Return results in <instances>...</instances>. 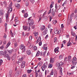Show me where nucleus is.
<instances>
[{
  "mask_svg": "<svg viewBox=\"0 0 77 77\" xmlns=\"http://www.w3.org/2000/svg\"><path fill=\"white\" fill-rule=\"evenodd\" d=\"M11 52H16V51L17 50H16L15 49H13L11 50Z\"/></svg>",
  "mask_w": 77,
  "mask_h": 77,
  "instance_id": "e433bc0d",
  "label": "nucleus"
},
{
  "mask_svg": "<svg viewBox=\"0 0 77 77\" xmlns=\"http://www.w3.org/2000/svg\"><path fill=\"white\" fill-rule=\"evenodd\" d=\"M59 48L58 47H57V48H55L54 50V52H55V53H56L57 51L59 50Z\"/></svg>",
  "mask_w": 77,
  "mask_h": 77,
  "instance_id": "b1692460",
  "label": "nucleus"
},
{
  "mask_svg": "<svg viewBox=\"0 0 77 77\" xmlns=\"http://www.w3.org/2000/svg\"><path fill=\"white\" fill-rule=\"evenodd\" d=\"M26 46H24V45H21L20 46V48L21 50H23L24 48V50H25V47Z\"/></svg>",
  "mask_w": 77,
  "mask_h": 77,
  "instance_id": "9b49d317",
  "label": "nucleus"
},
{
  "mask_svg": "<svg viewBox=\"0 0 77 77\" xmlns=\"http://www.w3.org/2000/svg\"><path fill=\"white\" fill-rule=\"evenodd\" d=\"M51 27V25H50V24H49L48 25V28H50V27Z\"/></svg>",
  "mask_w": 77,
  "mask_h": 77,
  "instance_id": "052dcab7",
  "label": "nucleus"
},
{
  "mask_svg": "<svg viewBox=\"0 0 77 77\" xmlns=\"http://www.w3.org/2000/svg\"><path fill=\"white\" fill-rule=\"evenodd\" d=\"M38 40L39 41H40L41 40V37L39 36L38 37Z\"/></svg>",
  "mask_w": 77,
  "mask_h": 77,
  "instance_id": "6e6d98bb",
  "label": "nucleus"
},
{
  "mask_svg": "<svg viewBox=\"0 0 77 77\" xmlns=\"http://www.w3.org/2000/svg\"><path fill=\"white\" fill-rule=\"evenodd\" d=\"M39 46H41L42 45V42H40L38 43Z\"/></svg>",
  "mask_w": 77,
  "mask_h": 77,
  "instance_id": "5fc2aeb1",
  "label": "nucleus"
},
{
  "mask_svg": "<svg viewBox=\"0 0 77 77\" xmlns=\"http://www.w3.org/2000/svg\"><path fill=\"white\" fill-rule=\"evenodd\" d=\"M23 57H22L21 58H19L18 60V63H21L22 61L23 60Z\"/></svg>",
  "mask_w": 77,
  "mask_h": 77,
  "instance_id": "a211bd4d",
  "label": "nucleus"
},
{
  "mask_svg": "<svg viewBox=\"0 0 77 77\" xmlns=\"http://www.w3.org/2000/svg\"><path fill=\"white\" fill-rule=\"evenodd\" d=\"M15 6H16V7H17V8L18 9H19V8H20V5L19 4H15Z\"/></svg>",
  "mask_w": 77,
  "mask_h": 77,
  "instance_id": "f3484780",
  "label": "nucleus"
},
{
  "mask_svg": "<svg viewBox=\"0 0 77 77\" xmlns=\"http://www.w3.org/2000/svg\"><path fill=\"white\" fill-rule=\"evenodd\" d=\"M33 77V74H30L29 77Z\"/></svg>",
  "mask_w": 77,
  "mask_h": 77,
  "instance_id": "69168bd1",
  "label": "nucleus"
},
{
  "mask_svg": "<svg viewBox=\"0 0 77 77\" xmlns=\"http://www.w3.org/2000/svg\"><path fill=\"white\" fill-rule=\"evenodd\" d=\"M71 56H69L68 57V60L69 61H71Z\"/></svg>",
  "mask_w": 77,
  "mask_h": 77,
  "instance_id": "c85d7f7f",
  "label": "nucleus"
},
{
  "mask_svg": "<svg viewBox=\"0 0 77 77\" xmlns=\"http://www.w3.org/2000/svg\"><path fill=\"white\" fill-rule=\"evenodd\" d=\"M54 73L53 70H52L50 74V75H53Z\"/></svg>",
  "mask_w": 77,
  "mask_h": 77,
  "instance_id": "c03bdc74",
  "label": "nucleus"
},
{
  "mask_svg": "<svg viewBox=\"0 0 77 77\" xmlns=\"http://www.w3.org/2000/svg\"><path fill=\"white\" fill-rule=\"evenodd\" d=\"M8 9H9L8 11H7V14H6V15H9V14L11 12V11H12V6H11V5L10 4L9 5Z\"/></svg>",
  "mask_w": 77,
  "mask_h": 77,
  "instance_id": "7ed1b4c3",
  "label": "nucleus"
},
{
  "mask_svg": "<svg viewBox=\"0 0 77 77\" xmlns=\"http://www.w3.org/2000/svg\"><path fill=\"white\" fill-rule=\"evenodd\" d=\"M26 5L27 6L29 5V2H28V1H27L26 2Z\"/></svg>",
  "mask_w": 77,
  "mask_h": 77,
  "instance_id": "4d7b16f0",
  "label": "nucleus"
},
{
  "mask_svg": "<svg viewBox=\"0 0 77 77\" xmlns=\"http://www.w3.org/2000/svg\"><path fill=\"white\" fill-rule=\"evenodd\" d=\"M23 30H26L27 29V26H23Z\"/></svg>",
  "mask_w": 77,
  "mask_h": 77,
  "instance_id": "393cba45",
  "label": "nucleus"
},
{
  "mask_svg": "<svg viewBox=\"0 0 77 77\" xmlns=\"http://www.w3.org/2000/svg\"><path fill=\"white\" fill-rule=\"evenodd\" d=\"M15 21L16 22V24L17 25H19V24H20V21L18 20H15Z\"/></svg>",
  "mask_w": 77,
  "mask_h": 77,
  "instance_id": "412c9836",
  "label": "nucleus"
},
{
  "mask_svg": "<svg viewBox=\"0 0 77 77\" xmlns=\"http://www.w3.org/2000/svg\"><path fill=\"white\" fill-rule=\"evenodd\" d=\"M8 25V23H5V30H6L7 29V26Z\"/></svg>",
  "mask_w": 77,
  "mask_h": 77,
  "instance_id": "4c0bfd02",
  "label": "nucleus"
},
{
  "mask_svg": "<svg viewBox=\"0 0 77 77\" xmlns=\"http://www.w3.org/2000/svg\"><path fill=\"white\" fill-rule=\"evenodd\" d=\"M3 55L4 56V57L7 58L8 60H11V57L6 54V52H3Z\"/></svg>",
  "mask_w": 77,
  "mask_h": 77,
  "instance_id": "f257e3e1",
  "label": "nucleus"
},
{
  "mask_svg": "<svg viewBox=\"0 0 77 77\" xmlns=\"http://www.w3.org/2000/svg\"><path fill=\"white\" fill-rule=\"evenodd\" d=\"M71 33V35H72L73 36H74V37L75 36V32H74V31H72Z\"/></svg>",
  "mask_w": 77,
  "mask_h": 77,
  "instance_id": "5701e85b",
  "label": "nucleus"
},
{
  "mask_svg": "<svg viewBox=\"0 0 77 77\" xmlns=\"http://www.w3.org/2000/svg\"><path fill=\"white\" fill-rule=\"evenodd\" d=\"M72 63H73V65H76V62H74V61H72Z\"/></svg>",
  "mask_w": 77,
  "mask_h": 77,
  "instance_id": "49530a36",
  "label": "nucleus"
},
{
  "mask_svg": "<svg viewBox=\"0 0 77 77\" xmlns=\"http://www.w3.org/2000/svg\"><path fill=\"white\" fill-rule=\"evenodd\" d=\"M52 66H53L52 64H49L48 68H52Z\"/></svg>",
  "mask_w": 77,
  "mask_h": 77,
  "instance_id": "bb28decb",
  "label": "nucleus"
},
{
  "mask_svg": "<svg viewBox=\"0 0 77 77\" xmlns=\"http://www.w3.org/2000/svg\"><path fill=\"white\" fill-rule=\"evenodd\" d=\"M64 60L65 61H68V62L69 61V60H68V58H65V59H64Z\"/></svg>",
  "mask_w": 77,
  "mask_h": 77,
  "instance_id": "de8ad7c7",
  "label": "nucleus"
},
{
  "mask_svg": "<svg viewBox=\"0 0 77 77\" xmlns=\"http://www.w3.org/2000/svg\"><path fill=\"white\" fill-rule=\"evenodd\" d=\"M74 17V13H72L70 16V19L71 20L70 22L71 23V20L72 19V17Z\"/></svg>",
  "mask_w": 77,
  "mask_h": 77,
  "instance_id": "6ab92c4d",
  "label": "nucleus"
},
{
  "mask_svg": "<svg viewBox=\"0 0 77 77\" xmlns=\"http://www.w3.org/2000/svg\"><path fill=\"white\" fill-rule=\"evenodd\" d=\"M53 10H54V8H53L52 9V11L51 13L52 17H54V16H55V12L53 11Z\"/></svg>",
  "mask_w": 77,
  "mask_h": 77,
  "instance_id": "4468645a",
  "label": "nucleus"
},
{
  "mask_svg": "<svg viewBox=\"0 0 77 77\" xmlns=\"http://www.w3.org/2000/svg\"><path fill=\"white\" fill-rule=\"evenodd\" d=\"M59 59L60 60H61L63 59V57H62V55H60L59 57Z\"/></svg>",
  "mask_w": 77,
  "mask_h": 77,
  "instance_id": "c9c22d12",
  "label": "nucleus"
},
{
  "mask_svg": "<svg viewBox=\"0 0 77 77\" xmlns=\"http://www.w3.org/2000/svg\"><path fill=\"white\" fill-rule=\"evenodd\" d=\"M57 23V20H55V21H53V24H56V23Z\"/></svg>",
  "mask_w": 77,
  "mask_h": 77,
  "instance_id": "603ef678",
  "label": "nucleus"
},
{
  "mask_svg": "<svg viewBox=\"0 0 77 77\" xmlns=\"http://www.w3.org/2000/svg\"><path fill=\"white\" fill-rule=\"evenodd\" d=\"M33 48L34 50L36 51L37 49V47L36 46H34Z\"/></svg>",
  "mask_w": 77,
  "mask_h": 77,
  "instance_id": "473e14b6",
  "label": "nucleus"
},
{
  "mask_svg": "<svg viewBox=\"0 0 77 77\" xmlns=\"http://www.w3.org/2000/svg\"><path fill=\"white\" fill-rule=\"evenodd\" d=\"M31 53V51L30 50H28L26 51V54L28 55H30Z\"/></svg>",
  "mask_w": 77,
  "mask_h": 77,
  "instance_id": "2eb2a0df",
  "label": "nucleus"
},
{
  "mask_svg": "<svg viewBox=\"0 0 77 77\" xmlns=\"http://www.w3.org/2000/svg\"><path fill=\"white\" fill-rule=\"evenodd\" d=\"M77 13V8L75 9V14H76Z\"/></svg>",
  "mask_w": 77,
  "mask_h": 77,
  "instance_id": "774afa93",
  "label": "nucleus"
},
{
  "mask_svg": "<svg viewBox=\"0 0 77 77\" xmlns=\"http://www.w3.org/2000/svg\"><path fill=\"white\" fill-rule=\"evenodd\" d=\"M54 58H51L50 59V63H54Z\"/></svg>",
  "mask_w": 77,
  "mask_h": 77,
  "instance_id": "f8f14e48",
  "label": "nucleus"
},
{
  "mask_svg": "<svg viewBox=\"0 0 77 77\" xmlns=\"http://www.w3.org/2000/svg\"><path fill=\"white\" fill-rule=\"evenodd\" d=\"M76 60L77 59H76V57H73V61H76Z\"/></svg>",
  "mask_w": 77,
  "mask_h": 77,
  "instance_id": "bf43d9fd",
  "label": "nucleus"
},
{
  "mask_svg": "<svg viewBox=\"0 0 77 77\" xmlns=\"http://www.w3.org/2000/svg\"><path fill=\"white\" fill-rule=\"evenodd\" d=\"M17 54L15 53L13 54V56L12 57V60H14V59H15L16 57L17 56Z\"/></svg>",
  "mask_w": 77,
  "mask_h": 77,
  "instance_id": "6e6552de",
  "label": "nucleus"
},
{
  "mask_svg": "<svg viewBox=\"0 0 77 77\" xmlns=\"http://www.w3.org/2000/svg\"><path fill=\"white\" fill-rule=\"evenodd\" d=\"M38 73L37 72L35 73V77H38Z\"/></svg>",
  "mask_w": 77,
  "mask_h": 77,
  "instance_id": "e2e57ef3",
  "label": "nucleus"
},
{
  "mask_svg": "<svg viewBox=\"0 0 77 77\" xmlns=\"http://www.w3.org/2000/svg\"><path fill=\"white\" fill-rule=\"evenodd\" d=\"M27 72L28 73H29V74H30V73H31V72H32V70H28L27 71Z\"/></svg>",
  "mask_w": 77,
  "mask_h": 77,
  "instance_id": "72a5a7b5",
  "label": "nucleus"
},
{
  "mask_svg": "<svg viewBox=\"0 0 77 77\" xmlns=\"http://www.w3.org/2000/svg\"><path fill=\"white\" fill-rule=\"evenodd\" d=\"M48 32V31L47 30V29H46L45 30H44L43 32V35H46V34Z\"/></svg>",
  "mask_w": 77,
  "mask_h": 77,
  "instance_id": "dca6fc26",
  "label": "nucleus"
},
{
  "mask_svg": "<svg viewBox=\"0 0 77 77\" xmlns=\"http://www.w3.org/2000/svg\"><path fill=\"white\" fill-rule=\"evenodd\" d=\"M54 77H57V72L54 73Z\"/></svg>",
  "mask_w": 77,
  "mask_h": 77,
  "instance_id": "ea45409f",
  "label": "nucleus"
},
{
  "mask_svg": "<svg viewBox=\"0 0 77 77\" xmlns=\"http://www.w3.org/2000/svg\"><path fill=\"white\" fill-rule=\"evenodd\" d=\"M3 15V13L2 12V11L0 10V16H1V15L2 16Z\"/></svg>",
  "mask_w": 77,
  "mask_h": 77,
  "instance_id": "58836bf2",
  "label": "nucleus"
},
{
  "mask_svg": "<svg viewBox=\"0 0 77 77\" xmlns=\"http://www.w3.org/2000/svg\"><path fill=\"white\" fill-rule=\"evenodd\" d=\"M28 16V14L27 13H26L24 15V17L25 18H27Z\"/></svg>",
  "mask_w": 77,
  "mask_h": 77,
  "instance_id": "c756f323",
  "label": "nucleus"
},
{
  "mask_svg": "<svg viewBox=\"0 0 77 77\" xmlns=\"http://www.w3.org/2000/svg\"><path fill=\"white\" fill-rule=\"evenodd\" d=\"M63 63L62 62H61L60 63L57 62L56 64L57 67H58V68H61L60 66H61L63 65Z\"/></svg>",
  "mask_w": 77,
  "mask_h": 77,
  "instance_id": "20e7f679",
  "label": "nucleus"
},
{
  "mask_svg": "<svg viewBox=\"0 0 77 77\" xmlns=\"http://www.w3.org/2000/svg\"><path fill=\"white\" fill-rule=\"evenodd\" d=\"M35 0H29V1H30L31 3L33 4V3L35 2Z\"/></svg>",
  "mask_w": 77,
  "mask_h": 77,
  "instance_id": "37998d69",
  "label": "nucleus"
},
{
  "mask_svg": "<svg viewBox=\"0 0 77 77\" xmlns=\"http://www.w3.org/2000/svg\"><path fill=\"white\" fill-rule=\"evenodd\" d=\"M32 16L34 18H35V15H36V13H33L32 14Z\"/></svg>",
  "mask_w": 77,
  "mask_h": 77,
  "instance_id": "13d9d810",
  "label": "nucleus"
},
{
  "mask_svg": "<svg viewBox=\"0 0 77 77\" xmlns=\"http://www.w3.org/2000/svg\"><path fill=\"white\" fill-rule=\"evenodd\" d=\"M43 18H44V20H47V19H48V18L47 17H44Z\"/></svg>",
  "mask_w": 77,
  "mask_h": 77,
  "instance_id": "3c124183",
  "label": "nucleus"
},
{
  "mask_svg": "<svg viewBox=\"0 0 77 77\" xmlns=\"http://www.w3.org/2000/svg\"><path fill=\"white\" fill-rule=\"evenodd\" d=\"M44 50H47V47H44Z\"/></svg>",
  "mask_w": 77,
  "mask_h": 77,
  "instance_id": "338daca9",
  "label": "nucleus"
},
{
  "mask_svg": "<svg viewBox=\"0 0 77 77\" xmlns=\"http://www.w3.org/2000/svg\"><path fill=\"white\" fill-rule=\"evenodd\" d=\"M3 51H0V55L1 56H3Z\"/></svg>",
  "mask_w": 77,
  "mask_h": 77,
  "instance_id": "79ce46f5",
  "label": "nucleus"
},
{
  "mask_svg": "<svg viewBox=\"0 0 77 77\" xmlns=\"http://www.w3.org/2000/svg\"><path fill=\"white\" fill-rule=\"evenodd\" d=\"M25 64H26V62L25 61H23L21 64V68H24L25 67Z\"/></svg>",
  "mask_w": 77,
  "mask_h": 77,
  "instance_id": "423d86ee",
  "label": "nucleus"
},
{
  "mask_svg": "<svg viewBox=\"0 0 77 77\" xmlns=\"http://www.w3.org/2000/svg\"><path fill=\"white\" fill-rule=\"evenodd\" d=\"M61 32V31L60 30H54V33L55 34H60V33Z\"/></svg>",
  "mask_w": 77,
  "mask_h": 77,
  "instance_id": "0eeeda50",
  "label": "nucleus"
},
{
  "mask_svg": "<svg viewBox=\"0 0 77 77\" xmlns=\"http://www.w3.org/2000/svg\"><path fill=\"white\" fill-rule=\"evenodd\" d=\"M28 44H29V48H32L33 47V45L32 43H31L29 42H28Z\"/></svg>",
  "mask_w": 77,
  "mask_h": 77,
  "instance_id": "9d476101",
  "label": "nucleus"
},
{
  "mask_svg": "<svg viewBox=\"0 0 77 77\" xmlns=\"http://www.w3.org/2000/svg\"><path fill=\"white\" fill-rule=\"evenodd\" d=\"M6 36H7L6 35V34H5V35L3 36V38H4L5 39H6Z\"/></svg>",
  "mask_w": 77,
  "mask_h": 77,
  "instance_id": "680f3d73",
  "label": "nucleus"
},
{
  "mask_svg": "<svg viewBox=\"0 0 77 77\" xmlns=\"http://www.w3.org/2000/svg\"><path fill=\"white\" fill-rule=\"evenodd\" d=\"M11 45V42H9L6 45V48H8Z\"/></svg>",
  "mask_w": 77,
  "mask_h": 77,
  "instance_id": "a878e982",
  "label": "nucleus"
},
{
  "mask_svg": "<svg viewBox=\"0 0 77 77\" xmlns=\"http://www.w3.org/2000/svg\"><path fill=\"white\" fill-rule=\"evenodd\" d=\"M60 69V75H63V73L62 72V68L61 67L59 68Z\"/></svg>",
  "mask_w": 77,
  "mask_h": 77,
  "instance_id": "ddd939ff",
  "label": "nucleus"
},
{
  "mask_svg": "<svg viewBox=\"0 0 77 77\" xmlns=\"http://www.w3.org/2000/svg\"><path fill=\"white\" fill-rule=\"evenodd\" d=\"M54 42L55 43L56 41H57V38L56 37H55L54 38Z\"/></svg>",
  "mask_w": 77,
  "mask_h": 77,
  "instance_id": "864d4df0",
  "label": "nucleus"
},
{
  "mask_svg": "<svg viewBox=\"0 0 77 77\" xmlns=\"http://www.w3.org/2000/svg\"><path fill=\"white\" fill-rule=\"evenodd\" d=\"M39 54H40V52L38 51L35 57L38 56L39 55Z\"/></svg>",
  "mask_w": 77,
  "mask_h": 77,
  "instance_id": "7c9ffc66",
  "label": "nucleus"
},
{
  "mask_svg": "<svg viewBox=\"0 0 77 77\" xmlns=\"http://www.w3.org/2000/svg\"><path fill=\"white\" fill-rule=\"evenodd\" d=\"M34 33L35 36H37L38 35V32H34Z\"/></svg>",
  "mask_w": 77,
  "mask_h": 77,
  "instance_id": "a19ab883",
  "label": "nucleus"
},
{
  "mask_svg": "<svg viewBox=\"0 0 77 77\" xmlns=\"http://www.w3.org/2000/svg\"><path fill=\"white\" fill-rule=\"evenodd\" d=\"M30 18H31V17L28 18V23L29 26H33L34 24L33 20L32 19H30Z\"/></svg>",
  "mask_w": 77,
  "mask_h": 77,
  "instance_id": "f03ea898",
  "label": "nucleus"
},
{
  "mask_svg": "<svg viewBox=\"0 0 77 77\" xmlns=\"http://www.w3.org/2000/svg\"><path fill=\"white\" fill-rule=\"evenodd\" d=\"M45 63H44L43 64V66H42V69L43 71H44L45 70V69L47 68V66L45 65Z\"/></svg>",
  "mask_w": 77,
  "mask_h": 77,
  "instance_id": "39448f33",
  "label": "nucleus"
},
{
  "mask_svg": "<svg viewBox=\"0 0 77 77\" xmlns=\"http://www.w3.org/2000/svg\"><path fill=\"white\" fill-rule=\"evenodd\" d=\"M19 76V72H16L15 75V77H17L18 76Z\"/></svg>",
  "mask_w": 77,
  "mask_h": 77,
  "instance_id": "4be33fe9",
  "label": "nucleus"
},
{
  "mask_svg": "<svg viewBox=\"0 0 77 77\" xmlns=\"http://www.w3.org/2000/svg\"><path fill=\"white\" fill-rule=\"evenodd\" d=\"M6 20L7 23L9 22V15L6 14Z\"/></svg>",
  "mask_w": 77,
  "mask_h": 77,
  "instance_id": "1a4fd4ad",
  "label": "nucleus"
},
{
  "mask_svg": "<svg viewBox=\"0 0 77 77\" xmlns=\"http://www.w3.org/2000/svg\"><path fill=\"white\" fill-rule=\"evenodd\" d=\"M3 63V60H0V66H1L2 64Z\"/></svg>",
  "mask_w": 77,
  "mask_h": 77,
  "instance_id": "8fccbe9b",
  "label": "nucleus"
},
{
  "mask_svg": "<svg viewBox=\"0 0 77 77\" xmlns=\"http://www.w3.org/2000/svg\"><path fill=\"white\" fill-rule=\"evenodd\" d=\"M22 77H27V76H26V74H24L22 76Z\"/></svg>",
  "mask_w": 77,
  "mask_h": 77,
  "instance_id": "0e129e2a",
  "label": "nucleus"
},
{
  "mask_svg": "<svg viewBox=\"0 0 77 77\" xmlns=\"http://www.w3.org/2000/svg\"><path fill=\"white\" fill-rule=\"evenodd\" d=\"M63 44H66V41L64 40L63 42Z\"/></svg>",
  "mask_w": 77,
  "mask_h": 77,
  "instance_id": "09e8293b",
  "label": "nucleus"
},
{
  "mask_svg": "<svg viewBox=\"0 0 77 77\" xmlns=\"http://www.w3.org/2000/svg\"><path fill=\"white\" fill-rule=\"evenodd\" d=\"M72 45V43L71 42H68L67 44V46L68 47L69 46H70Z\"/></svg>",
  "mask_w": 77,
  "mask_h": 77,
  "instance_id": "cd10ccee",
  "label": "nucleus"
},
{
  "mask_svg": "<svg viewBox=\"0 0 77 77\" xmlns=\"http://www.w3.org/2000/svg\"><path fill=\"white\" fill-rule=\"evenodd\" d=\"M57 4H56L55 5V9H56L55 10V12H57V10H56V9H57Z\"/></svg>",
  "mask_w": 77,
  "mask_h": 77,
  "instance_id": "a18cd8bd",
  "label": "nucleus"
},
{
  "mask_svg": "<svg viewBox=\"0 0 77 77\" xmlns=\"http://www.w3.org/2000/svg\"><path fill=\"white\" fill-rule=\"evenodd\" d=\"M46 13H47V11H46L44 13L43 15L42 16V18H44V16H45V15L46 14Z\"/></svg>",
  "mask_w": 77,
  "mask_h": 77,
  "instance_id": "2f4dec72",
  "label": "nucleus"
},
{
  "mask_svg": "<svg viewBox=\"0 0 77 77\" xmlns=\"http://www.w3.org/2000/svg\"><path fill=\"white\" fill-rule=\"evenodd\" d=\"M12 73V70H10L9 72V75H11Z\"/></svg>",
  "mask_w": 77,
  "mask_h": 77,
  "instance_id": "f704fd0d",
  "label": "nucleus"
},
{
  "mask_svg": "<svg viewBox=\"0 0 77 77\" xmlns=\"http://www.w3.org/2000/svg\"><path fill=\"white\" fill-rule=\"evenodd\" d=\"M45 26H43L41 27V30L42 31H43L45 29Z\"/></svg>",
  "mask_w": 77,
  "mask_h": 77,
  "instance_id": "aec40b11",
  "label": "nucleus"
}]
</instances>
